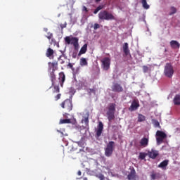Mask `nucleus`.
I'll return each instance as SVG.
<instances>
[{
  "mask_svg": "<svg viewBox=\"0 0 180 180\" xmlns=\"http://www.w3.org/2000/svg\"><path fill=\"white\" fill-rule=\"evenodd\" d=\"M98 18L100 20H113L115 16L108 11L104 10L98 13Z\"/></svg>",
  "mask_w": 180,
  "mask_h": 180,
  "instance_id": "f257e3e1",
  "label": "nucleus"
},
{
  "mask_svg": "<svg viewBox=\"0 0 180 180\" xmlns=\"http://www.w3.org/2000/svg\"><path fill=\"white\" fill-rule=\"evenodd\" d=\"M115 141H111L108 142V143L107 144L106 147L104 149L105 157H112V155L113 154V151L115 150Z\"/></svg>",
  "mask_w": 180,
  "mask_h": 180,
  "instance_id": "f03ea898",
  "label": "nucleus"
},
{
  "mask_svg": "<svg viewBox=\"0 0 180 180\" xmlns=\"http://www.w3.org/2000/svg\"><path fill=\"white\" fill-rule=\"evenodd\" d=\"M60 106L64 109L65 112H71L72 110V100L67 98L60 104Z\"/></svg>",
  "mask_w": 180,
  "mask_h": 180,
  "instance_id": "7ed1b4c3",
  "label": "nucleus"
},
{
  "mask_svg": "<svg viewBox=\"0 0 180 180\" xmlns=\"http://www.w3.org/2000/svg\"><path fill=\"white\" fill-rule=\"evenodd\" d=\"M174 66L171 63H167L165 66L164 70V75L167 78H172V76L174 75Z\"/></svg>",
  "mask_w": 180,
  "mask_h": 180,
  "instance_id": "20e7f679",
  "label": "nucleus"
},
{
  "mask_svg": "<svg viewBox=\"0 0 180 180\" xmlns=\"http://www.w3.org/2000/svg\"><path fill=\"white\" fill-rule=\"evenodd\" d=\"M167 137V134L162 131H157L156 132V141L157 144L160 146V144H162L164 140Z\"/></svg>",
  "mask_w": 180,
  "mask_h": 180,
  "instance_id": "39448f33",
  "label": "nucleus"
},
{
  "mask_svg": "<svg viewBox=\"0 0 180 180\" xmlns=\"http://www.w3.org/2000/svg\"><path fill=\"white\" fill-rule=\"evenodd\" d=\"M101 68L104 71H108L109 68H110V58L108 57H105L104 58L101 60Z\"/></svg>",
  "mask_w": 180,
  "mask_h": 180,
  "instance_id": "423d86ee",
  "label": "nucleus"
},
{
  "mask_svg": "<svg viewBox=\"0 0 180 180\" xmlns=\"http://www.w3.org/2000/svg\"><path fill=\"white\" fill-rule=\"evenodd\" d=\"M112 92H123L124 89L122 85H120L119 83H113L111 86Z\"/></svg>",
  "mask_w": 180,
  "mask_h": 180,
  "instance_id": "0eeeda50",
  "label": "nucleus"
},
{
  "mask_svg": "<svg viewBox=\"0 0 180 180\" xmlns=\"http://www.w3.org/2000/svg\"><path fill=\"white\" fill-rule=\"evenodd\" d=\"M148 155L150 158H152V160H155V158L158 157L159 153L158 150L151 149V151L148 152Z\"/></svg>",
  "mask_w": 180,
  "mask_h": 180,
  "instance_id": "6e6552de",
  "label": "nucleus"
},
{
  "mask_svg": "<svg viewBox=\"0 0 180 180\" xmlns=\"http://www.w3.org/2000/svg\"><path fill=\"white\" fill-rule=\"evenodd\" d=\"M102 131H103V123L102 122H99L98 125L97 126V130H96V136L98 137H101L102 136Z\"/></svg>",
  "mask_w": 180,
  "mask_h": 180,
  "instance_id": "1a4fd4ad",
  "label": "nucleus"
},
{
  "mask_svg": "<svg viewBox=\"0 0 180 180\" xmlns=\"http://www.w3.org/2000/svg\"><path fill=\"white\" fill-rule=\"evenodd\" d=\"M59 84H60V86L63 88L64 85V82H65V74H64V72H60L59 73Z\"/></svg>",
  "mask_w": 180,
  "mask_h": 180,
  "instance_id": "9d476101",
  "label": "nucleus"
},
{
  "mask_svg": "<svg viewBox=\"0 0 180 180\" xmlns=\"http://www.w3.org/2000/svg\"><path fill=\"white\" fill-rule=\"evenodd\" d=\"M70 44L74 46L75 50H78V47H79V44H78L77 37H72L70 39Z\"/></svg>",
  "mask_w": 180,
  "mask_h": 180,
  "instance_id": "9b49d317",
  "label": "nucleus"
},
{
  "mask_svg": "<svg viewBox=\"0 0 180 180\" xmlns=\"http://www.w3.org/2000/svg\"><path fill=\"white\" fill-rule=\"evenodd\" d=\"M82 123H84V129H89V115H87L82 120Z\"/></svg>",
  "mask_w": 180,
  "mask_h": 180,
  "instance_id": "f8f14e48",
  "label": "nucleus"
},
{
  "mask_svg": "<svg viewBox=\"0 0 180 180\" xmlns=\"http://www.w3.org/2000/svg\"><path fill=\"white\" fill-rule=\"evenodd\" d=\"M116 112V104L110 103L108 107L107 113H115Z\"/></svg>",
  "mask_w": 180,
  "mask_h": 180,
  "instance_id": "ddd939ff",
  "label": "nucleus"
},
{
  "mask_svg": "<svg viewBox=\"0 0 180 180\" xmlns=\"http://www.w3.org/2000/svg\"><path fill=\"white\" fill-rule=\"evenodd\" d=\"M122 49L125 56L130 54V49H129V44L127 42L124 43Z\"/></svg>",
  "mask_w": 180,
  "mask_h": 180,
  "instance_id": "4468645a",
  "label": "nucleus"
},
{
  "mask_svg": "<svg viewBox=\"0 0 180 180\" xmlns=\"http://www.w3.org/2000/svg\"><path fill=\"white\" fill-rule=\"evenodd\" d=\"M46 57L49 58H54V50H53L51 48H48L46 53Z\"/></svg>",
  "mask_w": 180,
  "mask_h": 180,
  "instance_id": "2eb2a0df",
  "label": "nucleus"
},
{
  "mask_svg": "<svg viewBox=\"0 0 180 180\" xmlns=\"http://www.w3.org/2000/svg\"><path fill=\"white\" fill-rule=\"evenodd\" d=\"M54 72H56V69H52V71L50 73V78L53 86H54L56 79V74Z\"/></svg>",
  "mask_w": 180,
  "mask_h": 180,
  "instance_id": "dca6fc26",
  "label": "nucleus"
},
{
  "mask_svg": "<svg viewBox=\"0 0 180 180\" xmlns=\"http://www.w3.org/2000/svg\"><path fill=\"white\" fill-rule=\"evenodd\" d=\"M148 138H142L140 141L141 147H147V146H148Z\"/></svg>",
  "mask_w": 180,
  "mask_h": 180,
  "instance_id": "f3484780",
  "label": "nucleus"
},
{
  "mask_svg": "<svg viewBox=\"0 0 180 180\" xmlns=\"http://www.w3.org/2000/svg\"><path fill=\"white\" fill-rule=\"evenodd\" d=\"M170 46L172 47V49H179L180 44L179 42H178V41L172 40L170 41Z\"/></svg>",
  "mask_w": 180,
  "mask_h": 180,
  "instance_id": "a211bd4d",
  "label": "nucleus"
},
{
  "mask_svg": "<svg viewBox=\"0 0 180 180\" xmlns=\"http://www.w3.org/2000/svg\"><path fill=\"white\" fill-rule=\"evenodd\" d=\"M168 162L169 161L167 160L162 161L158 165V168H162V169H167V167L168 166Z\"/></svg>",
  "mask_w": 180,
  "mask_h": 180,
  "instance_id": "6ab92c4d",
  "label": "nucleus"
},
{
  "mask_svg": "<svg viewBox=\"0 0 180 180\" xmlns=\"http://www.w3.org/2000/svg\"><path fill=\"white\" fill-rule=\"evenodd\" d=\"M86 50H88V44H85L80 49L78 56L79 57L82 55V54H85L86 53Z\"/></svg>",
  "mask_w": 180,
  "mask_h": 180,
  "instance_id": "aec40b11",
  "label": "nucleus"
},
{
  "mask_svg": "<svg viewBox=\"0 0 180 180\" xmlns=\"http://www.w3.org/2000/svg\"><path fill=\"white\" fill-rule=\"evenodd\" d=\"M127 178L129 180L136 179V170H131L130 173L128 174Z\"/></svg>",
  "mask_w": 180,
  "mask_h": 180,
  "instance_id": "412c9836",
  "label": "nucleus"
},
{
  "mask_svg": "<svg viewBox=\"0 0 180 180\" xmlns=\"http://www.w3.org/2000/svg\"><path fill=\"white\" fill-rule=\"evenodd\" d=\"M173 102L174 105L177 106H180V95L179 94H177L174 96L173 99Z\"/></svg>",
  "mask_w": 180,
  "mask_h": 180,
  "instance_id": "4be33fe9",
  "label": "nucleus"
},
{
  "mask_svg": "<svg viewBox=\"0 0 180 180\" xmlns=\"http://www.w3.org/2000/svg\"><path fill=\"white\" fill-rule=\"evenodd\" d=\"M150 178L152 180L160 179H161V174L153 172L150 174Z\"/></svg>",
  "mask_w": 180,
  "mask_h": 180,
  "instance_id": "5701e85b",
  "label": "nucleus"
},
{
  "mask_svg": "<svg viewBox=\"0 0 180 180\" xmlns=\"http://www.w3.org/2000/svg\"><path fill=\"white\" fill-rule=\"evenodd\" d=\"M106 115L109 122H112L115 119V112H107Z\"/></svg>",
  "mask_w": 180,
  "mask_h": 180,
  "instance_id": "b1692460",
  "label": "nucleus"
},
{
  "mask_svg": "<svg viewBox=\"0 0 180 180\" xmlns=\"http://www.w3.org/2000/svg\"><path fill=\"white\" fill-rule=\"evenodd\" d=\"M80 65L82 67H85V66L88 65V61L86 60V58H82L80 59Z\"/></svg>",
  "mask_w": 180,
  "mask_h": 180,
  "instance_id": "393cba45",
  "label": "nucleus"
},
{
  "mask_svg": "<svg viewBox=\"0 0 180 180\" xmlns=\"http://www.w3.org/2000/svg\"><path fill=\"white\" fill-rule=\"evenodd\" d=\"M139 106H140L139 105V103H136V102H133L131 105L130 107V110L133 111V110H136V109H137V108H139Z\"/></svg>",
  "mask_w": 180,
  "mask_h": 180,
  "instance_id": "a878e982",
  "label": "nucleus"
},
{
  "mask_svg": "<svg viewBox=\"0 0 180 180\" xmlns=\"http://www.w3.org/2000/svg\"><path fill=\"white\" fill-rule=\"evenodd\" d=\"M70 123H71L70 119H63L60 120V124H70Z\"/></svg>",
  "mask_w": 180,
  "mask_h": 180,
  "instance_id": "bb28decb",
  "label": "nucleus"
},
{
  "mask_svg": "<svg viewBox=\"0 0 180 180\" xmlns=\"http://www.w3.org/2000/svg\"><path fill=\"white\" fill-rule=\"evenodd\" d=\"M141 4H142L143 8H144V9L150 8V6L147 4V0H141Z\"/></svg>",
  "mask_w": 180,
  "mask_h": 180,
  "instance_id": "cd10ccee",
  "label": "nucleus"
},
{
  "mask_svg": "<svg viewBox=\"0 0 180 180\" xmlns=\"http://www.w3.org/2000/svg\"><path fill=\"white\" fill-rule=\"evenodd\" d=\"M146 120V116L143 115L142 114L138 115V122H141Z\"/></svg>",
  "mask_w": 180,
  "mask_h": 180,
  "instance_id": "c85d7f7f",
  "label": "nucleus"
},
{
  "mask_svg": "<svg viewBox=\"0 0 180 180\" xmlns=\"http://www.w3.org/2000/svg\"><path fill=\"white\" fill-rule=\"evenodd\" d=\"M176 13V8H175L174 6L170 7V12L169 15L171 16L172 15H175Z\"/></svg>",
  "mask_w": 180,
  "mask_h": 180,
  "instance_id": "c756f323",
  "label": "nucleus"
},
{
  "mask_svg": "<svg viewBox=\"0 0 180 180\" xmlns=\"http://www.w3.org/2000/svg\"><path fill=\"white\" fill-rule=\"evenodd\" d=\"M103 9V5L98 6L94 11V15H96L99 11H102Z\"/></svg>",
  "mask_w": 180,
  "mask_h": 180,
  "instance_id": "7c9ffc66",
  "label": "nucleus"
},
{
  "mask_svg": "<svg viewBox=\"0 0 180 180\" xmlns=\"http://www.w3.org/2000/svg\"><path fill=\"white\" fill-rule=\"evenodd\" d=\"M153 124L155 127H159L161 128V126H160V122L157 120H153Z\"/></svg>",
  "mask_w": 180,
  "mask_h": 180,
  "instance_id": "2f4dec72",
  "label": "nucleus"
},
{
  "mask_svg": "<svg viewBox=\"0 0 180 180\" xmlns=\"http://www.w3.org/2000/svg\"><path fill=\"white\" fill-rule=\"evenodd\" d=\"M146 157H147V153H139L140 160H145Z\"/></svg>",
  "mask_w": 180,
  "mask_h": 180,
  "instance_id": "473e14b6",
  "label": "nucleus"
},
{
  "mask_svg": "<svg viewBox=\"0 0 180 180\" xmlns=\"http://www.w3.org/2000/svg\"><path fill=\"white\" fill-rule=\"evenodd\" d=\"M65 41L67 44H71V38H70V37H66L65 38Z\"/></svg>",
  "mask_w": 180,
  "mask_h": 180,
  "instance_id": "72a5a7b5",
  "label": "nucleus"
},
{
  "mask_svg": "<svg viewBox=\"0 0 180 180\" xmlns=\"http://www.w3.org/2000/svg\"><path fill=\"white\" fill-rule=\"evenodd\" d=\"M49 39V40H51V39L53 38V33L48 32L47 35L46 36Z\"/></svg>",
  "mask_w": 180,
  "mask_h": 180,
  "instance_id": "f704fd0d",
  "label": "nucleus"
},
{
  "mask_svg": "<svg viewBox=\"0 0 180 180\" xmlns=\"http://www.w3.org/2000/svg\"><path fill=\"white\" fill-rule=\"evenodd\" d=\"M57 65H58L57 63H51V66L53 67L52 70H55L56 71V70H57Z\"/></svg>",
  "mask_w": 180,
  "mask_h": 180,
  "instance_id": "c9c22d12",
  "label": "nucleus"
},
{
  "mask_svg": "<svg viewBox=\"0 0 180 180\" xmlns=\"http://www.w3.org/2000/svg\"><path fill=\"white\" fill-rule=\"evenodd\" d=\"M53 88H54L55 92H56L57 94L58 92H60V86H53Z\"/></svg>",
  "mask_w": 180,
  "mask_h": 180,
  "instance_id": "e433bc0d",
  "label": "nucleus"
},
{
  "mask_svg": "<svg viewBox=\"0 0 180 180\" xmlns=\"http://www.w3.org/2000/svg\"><path fill=\"white\" fill-rule=\"evenodd\" d=\"M99 27H101V25H99V24H98V23L94 24V30H96V29H99Z\"/></svg>",
  "mask_w": 180,
  "mask_h": 180,
  "instance_id": "4c0bfd02",
  "label": "nucleus"
},
{
  "mask_svg": "<svg viewBox=\"0 0 180 180\" xmlns=\"http://www.w3.org/2000/svg\"><path fill=\"white\" fill-rule=\"evenodd\" d=\"M143 72H148V68L146 65L143 66Z\"/></svg>",
  "mask_w": 180,
  "mask_h": 180,
  "instance_id": "58836bf2",
  "label": "nucleus"
},
{
  "mask_svg": "<svg viewBox=\"0 0 180 180\" xmlns=\"http://www.w3.org/2000/svg\"><path fill=\"white\" fill-rule=\"evenodd\" d=\"M98 179L100 180H105V176L103 174H99L98 176Z\"/></svg>",
  "mask_w": 180,
  "mask_h": 180,
  "instance_id": "ea45409f",
  "label": "nucleus"
},
{
  "mask_svg": "<svg viewBox=\"0 0 180 180\" xmlns=\"http://www.w3.org/2000/svg\"><path fill=\"white\" fill-rule=\"evenodd\" d=\"M60 27L61 29H65V27H67V22H65L64 24H60Z\"/></svg>",
  "mask_w": 180,
  "mask_h": 180,
  "instance_id": "a19ab883",
  "label": "nucleus"
},
{
  "mask_svg": "<svg viewBox=\"0 0 180 180\" xmlns=\"http://www.w3.org/2000/svg\"><path fill=\"white\" fill-rule=\"evenodd\" d=\"M88 92H89V94H95V89H89L88 90Z\"/></svg>",
  "mask_w": 180,
  "mask_h": 180,
  "instance_id": "79ce46f5",
  "label": "nucleus"
},
{
  "mask_svg": "<svg viewBox=\"0 0 180 180\" xmlns=\"http://www.w3.org/2000/svg\"><path fill=\"white\" fill-rule=\"evenodd\" d=\"M56 101H58L61 98V94H58L56 97Z\"/></svg>",
  "mask_w": 180,
  "mask_h": 180,
  "instance_id": "37998d69",
  "label": "nucleus"
},
{
  "mask_svg": "<svg viewBox=\"0 0 180 180\" xmlns=\"http://www.w3.org/2000/svg\"><path fill=\"white\" fill-rule=\"evenodd\" d=\"M72 58H77V53L74 52L72 55Z\"/></svg>",
  "mask_w": 180,
  "mask_h": 180,
  "instance_id": "c03bdc74",
  "label": "nucleus"
},
{
  "mask_svg": "<svg viewBox=\"0 0 180 180\" xmlns=\"http://www.w3.org/2000/svg\"><path fill=\"white\" fill-rule=\"evenodd\" d=\"M77 175H79V176H81V175H82L81 170H79V171L77 172Z\"/></svg>",
  "mask_w": 180,
  "mask_h": 180,
  "instance_id": "a18cd8bd",
  "label": "nucleus"
},
{
  "mask_svg": "<svg viewBox=\"0 0 180 180\" xmlns=\"http://www.w3.org/2000/svg\"><path fill=\"white\" fill-rule=\"evenodd\" d=\"M68 115H70V114H68V113H67V112H65V113L63 114V116H64V117H66L67 116H68Z\"/></svg>",
  "mask_w": 180,
  "mask_h": 180,
  "instance_id": "49530a36",
  "label": "nucleus"
},
{
  "mask_svg": "<svg viewBox=\"0 0 180 180\" xmlns=\"http://www.w3.org/2000/svg\"><path fill=\"white\" fill-rule=\"evenodd\" d=\"M44 32H46L47 33V32H49V29L47 28H44Z\"/></svg>",
  "mask_w": 180,
  "mask_h": 180,
  "instance_id": "de8ad7c7",
  "label": "nucleus"
},
{
  "mask_svg": "<svg viewBox=\"0 0 180 180\" xmlns=\"http://www.w3.org/2000/svg\"><path fill=\"white\" fill-rule=\"evenodd\" d=\"M84 9L85 12H88V8L84 6Z\"/></svg>",
  "mask_w": 180,
  "mask_h": 180,
  "instance_id": "09e8293b",
  "label": "nucleus"
},
{
  "mask_svg": "<svg viewBox=\"0 0 180 180\" xmlns=\"http://www.w3.org/2000/svg\"><path fill=\"white\" fill-rule=\"evenodd\" d=\"M68 67H70V68H72V64L69 63V64H68Z\"/></svg>",
  "mask_w": 180,
  "mask_h": 180,
  "instance_id": "8fccbe9b",
  "label": "nucleus"
},
{
  "mask_svg": "<svg viewBox=\"0 0 180 180\" xmlns=\"http://www.w3.org/2000/svg\"><path fill=\"white\" fill-rule=\"evenodd\" d=\"M96 1V2H101V1H102V0H95Z\"/></svg>",
  "mask_w": 180,
  "mask_h": 180,
  "instance_id": "3c124183",
  "label": "nucleus"
},
{
  "mask_svg": "<svg viewBox=\"0 0 180 180\" xmlns=\"http://www.w3.org/2000/svg\"><path fill=\"white\" fill-rule=\"evenodd\" d=\"M75 4V1L72 0V5Z\"/></svg>",
  "mask_w": 180,
  "mask_h": 180,
  "instance_id": "603ef678",
  "label": "nucleus"
}]
</instances>
